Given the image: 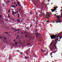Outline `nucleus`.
<instances>
[{
  "label": "nucleus",
  "mask_w": 62,
  "mask_h": 62,
  "mask_svg": "<svg viewBox=\"0 0 62 62\" xmlns=\"http://www.w3.org/2000/svg\"><path fill=\"white\" fill-rule=\"evenodd\" d=\"M59 34H56L55 35H52V36H51V39H56L54 40H53L51 44H50V45L49 46L50 47L49 48L51 50H54V48H56V46H55L56 44L57 43L58 41H60V39L62 38V36L61 37H60L59 36Z\"/></svg>",
  "instance_id": "obj_1"
},
{
  "label": "nucleus",
  "mask_w": 62,
  "mask_h": 62,
  "mask_svg": "<svg viewBox=\"0 0 62 62\" xmlns=\"http://www.w3.org/2000/svg\"><path fill=\"white\" fill-rule=\"evenodd\" d=\"M30 49H28L26 51V53L27 54H29L30 52Z\"/></svg>",
  "instance_id": "obj_2"
},
{
  "label": "nucleus",
  "mask_w": 62,
  "mask_h": 62,
  "mask_svg": "<svg viewBox=\"0 0 62 62\" xmlns=\"http://www.w3.org/2000/svg\"><path fill=\"white\" fill-rule=\"evenodd\" d=\"M55 21L56 23H59V22L60 21V19H58L56 20Z\"/></svg>",
  "instance_id": "obj_3"
},
{
  "label": "nucleus",
  "mask_w": 62,
  "mask_h": 62,
  "mask_svg": "<svg viewBox=\"0 0 62 62\" xmlns=\"http://www.w3.org/2000/svg\"><path fill=\"white\" fill-rule=\"evenodd\" d=\"M17 15H18V16L17 17V19H19V18H20L19 17H20V14H19V13H18L17 14Z\"/></svg>",
  "instance_id": "obj_4"
},
{
  "label": "nucleus",
  "mask_w": 62,
  "mask_h": 62,
  "mask_svg": "<svg viewBox=\"0 0 62 62\" xmlns=\"http://www.w3.org/2000/svg\"><path fill=\"white\" fill-rule=\"evenodd\" d=\"M46 14H48V15H46V16L47 17V16H49V17H50V16L49 15H50V14L48 12L46 13Z\"/></svg>",
  "instance_id": "obj_5"
},
{
  "label": "nucleus",
  "mask_w": 62,
  "mask_h": 62,
  "mask_svg": "<svg viewBox=\"0 0 62 62\" xmlns=\"http://www.w3.org/2000/svg\"><path fill=\"white\" fill-rule=\"evenodd\" d=\"M18 20H17V22H20L21 21V18H19V19H18Z\"/></svg>",
  "instance_id": "obj_6"
},
{
  "label": "nucleus",
  "mask_w": 62,
  "mask_h": 62,
  "mask_svg": "<svg viewBox=\"0 0 62 62\" xmlns=\"http://www.w3.org/2000/svg\"><path fill=\"white\" fill-rule=\"evenodd\" d=\"M29 57L28 56H26L25 57V59H29Z\"/></svg>",
  "instance_id": "obj_7"
},
{
  "label": "nucleus",
  "mask_w": 62,
  "mask_h": 62,
  "mask_svg": "<svg viewBox=\"0 0 62 62\" xmlns=\"http://www.w3.org/2000/svg\"><path fill=\"white\" fill-rule=\"evenodd\" d=\"M56 9V8H54V9H53V10H52V12H53L54 11H55V10Z\"/></svg>",
  "instance_id": "obj_8"
},
{
  "label": "nucleus",
  "mask_w": 62,
  "mask_h": 62,
  "mask_svg": "<svg viewBox=\"0 0 62 62\" xmlns=\"http://www.w3.org/2000/svg\"><path fill=\"white\" fill-rule=\"evenodd\" d=\"M11 7L12 8H13V7H14V8H16V7L15 6L13 5H11Z\"/></svg>",
  "instance_id": "obj_9"
},
{
  "label": "nucleus",
  "mask_w": 62,
  "mask_h": 62,
  "mask_svg": "<svg viewBox=\"0 0 62 62\" xmlns=\"http://www.w3.org/2000/svg\"><path fill=\"white\" fill-rule=\"evenodd\" d=\"M17 4L19 6H21V4H20V2H17Z\"/></svg>",
  "instance_id": "obj_10"
},
{
  "label": "nucleus",
  "mask_w": 62,
  "mask_h": 62,
  "mask_svg": "<svg viewBox=\"0 0 62 62\" xmlns=\"http://www.w3.org/2000/svg\"><path fill=\"white\" fill-rule=\"evenodd\" d=\"M43 12V10H41V11H40V13H42V12Z\"/></svg>",
  "instance_id": "obj_11"
},
{
  "label": "nucleus",
  "mask_w": 62,
  "mask_h": 62,
  "mask_svg": "<svg viewBox=\"0 0 62 62\" xmlns=\"http://www.w3.org/2000/svg\"><path fill=\"white\" fill-rule=\"evenodd\" d=\"M56 16L57 17V19H60L59 18V16Z\"/></svg>",
  "instance_id": "obj_12"
},
{
  "label": "nucleus",
  "mask_w": 62,
  "mask_h": 62,
  "mask_svg": "<svg viewBox=\"0 0 62 62\" xmlns=\"http://www.w3.org/2000/svg\"><path fill=\"white\" fill-rule=\"evenodd\" d=\"M10 9H9V11L8 12V13H9V12H10Z\"/></svg>",
  "instance_id": "obj_13"
},
{
  "label": "nucleus",
  "mask_w": 62,
  "mask_h": 62,
  "mask_svg": "<svg viewBox=\"0 0 62 62\" xmlns=\"http://www.w3.org/2000/svg\"><path fill=\"white\" fill-rule=\"evenodd\" d=\"M19 37V35H18L17 37H16V39H18V38Z\"/></svg>",
  "instance_id": "obj_14"
},
{
  "label": "nucleus",
  "mask_w": 62,
  "mask_h": 62,
  "mask_svg": "<svg viewBox=\"0 0 62 62\" xmlns=\"http://www.w3.org/2000/svg\"><path fill=\"white\" fill-rule=\"evenodd\" d=\"M41 51H42V53H43V49H42L41 50Z\"/></svg>",
  "instance_id": "obj_15"
},
{
  "label": "nucleus",
  "mask_w": 62,
  "mask_h": 62,
  "mask_svg": "<svg viewBox=\"0 0 62 62\" xmlns=\"http://www.w3.org/2000/svg\"><path fill=\"white\" fill-rule=\"evenodd\" d=\"M30 13L31 15V14H32V12L31 11V12H30Z\"/></svg>",
  "instance_id": "obj_16"
},
{
  "label": "nucleus",
  "mask_w": 62,
  "mask_h": 62,
  "mask_svg": "<svg viewBox=\"0 0 62 62\" xmlns=\"http://www.w3.org/2000/svg\"><path fill=\"white\" fill-rule=\"evenodd\" d=\"M32 24H31L30 26V28H31V27H32Z\"/></svg>",
  "instance_id": "obj_17"
},
{
  "label": "nucleus",
  "mask_w": 62,
  "mask_h": 62,
  "mask_svg": "<svg viewBox=\"0 0 62 62\" xmlns=\"http://www.w3.org/2000/svg\"><path fill=\"white\" fill-rule=\"evenodd\" d=\"M5 21L6 22H7V21H8V19H6L5 20Z\"/></svg>",
  "instance_id": "obj_18"
},
{
  "label": "nucleus",
  "mask_w": 62,
  "mask_h": 62,
  "mask_svg": "<svg viewBox=\"0 0 62 62\" xmlns=\"http://www.w3.org/2000/svg\"><path fill=\"white\" fill-rule=\"evenodd\" d=\"M56 49V50H55V53L56 52H57V48H56V49Z\"/></svg>",
  "instance_id": "obj_19"
},
{
  "label": "nucleus",
  "mask_w": 62,
  "mask_h": 62,
  "mask_svg": "<svg viewBox=\"0 0 62 62\" xmlns=\"http://www.w3.org/2000/svg\"><path fill=\"white\" fill-rule=\"evenodd\" d=\"M4 40H5V39H7V38H6L5 37H4Z\"/></svg>",
  "instance_id": "obj_20"
},
{
  "label": "nucleus",
  "mask_w": 62,
  "mask_h": 62,
  "mask_svg": "<svg viewBox=\"0 0 62 62\" xmlns=\"http://www.w3.org/2000/svg\"><path fill=\"white\" fill-rule=\"evenodd\" d=\"M52 54H53V52H51L50 54V55L52 56Z\"/></svg>",
  "instance_id": "obj_21"
},
{
  "label": "nucleus",
  "mask_w": 62,
  "mask_h": 62,
  "mask_svg": "<svg viewBox=\"0 0 62 62\" xmlns=\"http://www.w3.org/2000/svg\"><path fill=\"white\" fill-rule=\"evenodd\" d=\"M12 13H15V12L13 11H12Z\"/></svg>",
  "instance_id": "obj_22"
},
{
  "label": "nucleus",
  "mask_w": 62,
  "mask_h": 62,
  "mask_svg": "<svg viewBox=\"0 0 62 62\" xmlns=\"http://www.w3.org/2000/svg\"><path fill=\"white\" fill-rule=\"evenodd\" d=\"M8 18H10V16H9V15L8 14Z\"/></svg>",
  "instance_id": "obj_23"
},
{
  "label": "nucleus",
  "mask_w": 62,
  "mask_h": 62,
  "mask_svg": "<svg viewBox=\"0 0 62 62\" xmlns=\"http://www.w3.org/2000/svg\"><path fill=\"white\" fill-rule=\"evenodd\" d=\"M45 51H46V50H44V51H43V53H44V52H45Z\"/></svg>",
  "instance_id": "obj_24"
},
{
  "label": "nucleus",
  "mask_w": 62,
  "mask_h": 62,
  "mask_svg": "<svg viewBox=\"0 0 62 62\" xmlns=\"http://www.w3.org/2000/svg\"><path fill=\"white\" fill-rule=\"evenodd\" d=\"M25 38H26L27 37V35H25Z\"/></svg>",
  "instance_id": "obj_25"
},
{
  "label": "nucleus",
  "mask_w": 62,
  "mask_h": 62,
  "mask_svg": "<svg viewBox=\"0 0 62 62\" xmlns=\"http://www.w3.org/2000/svg\"><path fill=\"white\" fill-rule=\"evenodd\" d=\"M28 28H29V27H28L26 28V29H28Z\"/></svg>",
  "instance_id": "obj_26"
},
{
  "label": "nucleus",
  "mask_w": 62,
  "mask_h": 62,
  "mask_svg": "<svg viewBox=\"0 0 62 62\" xmlns=\"http://www.w3.org/2000/svg\"><path fill=\"white\" fill-rule=\"evenodd\" d=\"M18 11H18V10H17L16 13H18Z\"/></svg>",
  "instance_id": "obj_27"
},
{
  "label": "nucleus",
  "mask_w": 62,
  "mask_h": 62,
  "mask_svg": "<svg viewBox=\"0 0 62 62\" xmlns=\"http://www.w3.org/2000/svg\"><path fill=\"white\" fill-rule=\"evenodd\" d=\"M5 33H6V34H8V32H5Z\"/></svg>",
  "instance_id": "obj_28"
},
{
  "label": "nucleus",
  "mask_w": 62,
  "mask_h": 62,
  "mask_svg": "<svg viewBox=\"0 0 62 62\" xmlns=\"http://www.w3.org/2000/svg\"><path fill=\"white\" fill-rule=\"evenodd\" d=\"M30 44H29V43H28L27 44V45H30Z\"/></svg>",
  "instance_id": "obj_29"
},
{
  "label": "nucleus",
  "mask_w": 62,
  "mask_h": 62,
  "mask_svg": "<svg viewBox=\"0 0 62 62\" xmlns=\"http://www.w3.org/2000/svg\"><path fill=\"white\" fill-rule=\"evenodd\" d=\"M17 31H20V30L18 29H17Z\"/></svg>",
  "instance_id": "obj_30"
},
{
  "label": "nucleus",
  "mask_w": 62,
  "mask_h": 62,
  "mask_svg": "<svg viewBox=\"0 0 62 62\" xmlns=\"http://www.w3.org/2000/svg\"><path fill=\"white\" fill-rule=\"evenodd\" d=\"M17 31V30H15V31H16V32Z\"/></svg>",
  "instance_id": "obj_31"
},
{
  "label": "nucleus",
  "mask_w": 62,
  "mask_h": 62,
  "mask_svg": "<svg viewBox=\"0 0 62 62\" xmlns=\"http://www.w3.org/2000/svg\"><path fill=\"white\" fill-rule=\"evenodd\" d=\"M12 29H13V30H14V28H12Z\"/></svg>",
  "instance_id": "obj_32"
},
{
  "label": "nucleus",
  "mask_w": 62,
  "mask_h": 62,
  "mask_svg": "<svg viewBox=\"0 0 62 62\" xmlns=\"http://www.w3.org/2000/svg\"><path fill=\"white\" fill-rule=\"evenodd\" d=\"M12 14L13 15H14V14L13 13H12Z\"/></svg>",
  "instance_id": "obj_33"
},
{
  "label": "nucleus",
  "mask_w": 62,
  "mask_h": 62,
  "mask_svg": "<svg viewBox=\"0 0 62 62\" xmlns=\"http://www.w3.org/2000/svg\"><path fill=\"white\" fill-rule=\"evenodd\" d=\"M37 31H38V30H36V31H35L36 32H37Z\"/></svg>",
  "instance_id": "obj_34"
},
{
  "label": "nucleus",
  "mask_w": 62,
  "mask_h": 62,
  "mask_svg": "<svg viewBox=\"0 0 62 62\" xmlns=\"http://www.w3.org/2000/svg\"><path fill=\"white\" fill-rule=\"evenodd\" d=\"M10 2V1L9 0H8V3H9V2Z\"/></svg>",
  "instance_id": "obj_35"
},
{
  "label": "nucleus",
  "mask_w": 62,
  "mask_h": 62,
  "mask_svg": "<svg viewBox=\"0 0 62 62\" xmlns=\"http://www.w3.org/2000/svg\"><path fill=\"white\" fill-rule=\"evenodd\" d=\"M17 6H18V5L17 4H16V6L17 7Z\"/></svg>",
  "instance_id": "obj_36"
},
{
  "label": "nucleus",
  "mask_w": 62,
  "mask_h": 62,
  "mask_svg": "<svg viewBox=\"0 0 62 62\" xmlns=\"http://www.w3.org/2000/svg\"><path fill=\"white\" fill-rule=\"evenodd\" d=\"M20 53V54H22V52H21Z\"/></svg>",
  "instance_id": "obj_37"
},
{
  "label": "nucleus",
  "mask_w": 62,
  "mask_h": 62,
  "mask_svg": "<svg viewBox=\"0 0 62 62\" xmlns=\"http://www.w3.org/2000/svg\"><path fill=\"white\" fill-rule=\"evenodd\" d=\"M2 37H0V39H1V38H2Z\"/></svg>",
  "instance_id": "obj_38"
},
{
  "label": "nucleus",
  "mask_w": 62,
  "mask_h": 62,
  "mask_svg": "<svg viewBox=\"0 0 62 62\" xmlns=\"http://www.w3.org/2000/svg\"><path fill=\"white\" fill-rule=\"evenodd\" d=\"M11 10H14V9H12Z\"/></svg>",
  "instance_id": "obj_39"
},
{
  "label": "nucleus",
  "mask_w": 62,
  "mask_h": 62,
  "mask_svg": "<svg viewBox=\"0 0 62 62\" xmlns=\"http://www.w3.org/2000/svg\"><path fill=\"white\" fill-rule=\"evenodd\" d=\"M23 34V32H21V34L22 35Z\"/></svg>",
  "instance_id": "obj_40"
},
{
  "label": "nucleus",
  "mask_w": 62,
  "mask_h": 62,
  "mask_svg": "<svg viewBox=\"0 0 62 62\" xmlns=\"http://www.w3.org/2000/svg\"><path fill=\"white\" fill-rule=\"evenodd\" d=\"M3 6H4V4H3Z\"/></svg>",
  "instance_id": "obj_41"
},
{
  "label": "nucleus",
  "mask_w": 62,
  "mask_h": 62,
  "mask_svg": "<svg viewBox=\"0 0 62 62\" xmlns=\"http://www.w3.org/2000/svg\"><path fill=\"white\" fill-rule=\"evenodd\" d=\"M17 51L18 52H19V50H17Z\"/></svg>",
  "instance_id": "obj_42"
},
{
  "label": "nucleus",
  "mask_w": 62,
  "mask_h": 62,
  "mask_svg": "<svg viewBox=\"0 0 62 62\" xmlns=\"http://www.w3.org/2000/svg\"><path fill=\"white\" fill-rule=\"evenodd\" d=\"M46 22H47V23L48 22H49V21H47Z\"/></svg>",
  "instance_id": "obj_43"
},
{
  "label": "nucleus",
  "mask_w": 62,
  "mask_h": 62,
  "mask_svg": "<svg viewBox=\"0 0 62 62\" xmlns=\"http://www.w3.org/2000/svg\"><path fill=\"white\" fill-rule=\"evenodd\" d=\"M7 34L8 35H9V34L8 33H7Z\"/></svg>",
  "instance_id": "obj_44"
},
{
  "label": "nucleus",
  "mask_w": 62,
  "mask_h": 62,
  "mask_svg": "<svg viewBox=\"0 0 62 62\" xmlns=\"http://www.w3.org/2000/svg\"><path fill=\"white\" fill-rule=\"evenodd\" d=\"M56 7V8H58L57 7Z\"/></svg>",
  "instance_id": "obj_45"
},
{
  "label": "nucleus",
  "mask_w": 62,
  "mask_h": 62,
  "mask_svg": "<svg viewBox=\"0 0 62 62\" xmlns=\"http://www.w3.org/2000/svg\"><path fill=\"white\" fill-rule=\"evenodd\" d=\"M14 5H15V2L14 3Z\"/></svg>",
  "instance_id": "obj_46"
},
{
  "label": "nucleus",
  "mask_w": 62,
  "mask_h": 62,
  "mask_svg": "<svg viewBox=\"0 0 62 62\" xmlns=\"http://www.w3.org/2000/svg\"><path fill=\"white\" fill-rule=\"evenodd\" d=\"M14 41H15V40H14Z\"/></svg>",
  "instance_id": "obj_47"
},
{
  "label": "nucleus",
  "mask_w": 62,
  "mask_h": 62,
  "mask_svg": "<svg viewBox=\"0 0 62 62\" xmlns=\"http://www.w3.org/2000/svg\"><path fill=\"white\" fill-rule=\"evenodd\" d=\"M40 36H41V34H40Z\"/></svg>",
  "instance_id": "obj_48"
},
{
  "label": "nucleus",
  "mask_w": 62,
  "mask_h": 62,
  "mask_svg": "<svg viewBox=\"0 0 62 62\" xmlns=\"http://www.w3.org/2000/svg\"><path fill=\"white\" fill-rule=\"evenodd\" d=\"M18 34H20V32H19V33H18Z\"/></svg>",
  "instance_id": "obj_49"
},
{
  "label": "nucleus",
  "mask_w": 62,
  "mask_h": 62,
  "mask_svg": "<svg viewBox=\"0 0 62 62\" xmlns=\"http://www.w3.org/2000/svg\"><path fill=\"white\" fill-rule=\"evenodd\" d=\"M53 23H54V22H53Z\"/></svg>",
  "instance_id": "obj_50"
},
{
  "label": "nucleus",
  "mask_w": 62,
  "mask_h": 62,
  "mask_svg": "<svg viewBox=\"0 0 62 62\" xmlns=\"http://www.w3.org/2000/svg\"><path fill=\"white\" fill-rule=\"evenodd\" d=\"M26 28H27V27H26Z\"/></svg>",
  "instance_id": "obj_51"
},
{
  "label": "nucleus",
  "mask_w": 62,
  "mask_h": 62,
  "mask_svg": "<svg viewBox=\"0 0 62 62\" xmlns=\"http://www.w3.org/2000/svg\"><path fill=\"white\" fill-rule=\"evenodd\" d=\"M26 28H27V27H26Z\"/></svg>",
  "instance_id": "obj_52"
},
{
  "label": "nucleus",
  "mask_w": 62,
  "mask_h": 62,
  "mask_svg": "<svg viewBox=\"0 0 62 62\" xmlns=\"http://www.w3.org/2000/svg\"><path fill=\"white\" fill-rule=\"evenodd\" d=\"M19 41L20 42H21V41Z\"/></svg>",
  "instance_id": "obj_53"
},
{
  "label": "nucleus",
  "mask_w": 62,
  "mask_h": 62,
  "mask_svg": "<svg viewBox=\"0 0 62 62\" xmlns=\"http://www.w3.org/2000/svg\"><path fill=\"white\" fill-rule=\"evenodd\" d=\"M20 32H22V31H20Z\"/></svg>",
  "instance_id": "obj_54"
},
{
  "label": "nucleus",
  "mask_w": 62,
  "mask_h": 62,
  "mask_svg": "<svg viewBox=\"0 0 62 62\" xmlns=\"http://www.w3.org/2000/svg\"><path fill=\"white\" fill-rule=\"evenodd\" d=\"M55 15H56V14H55Z\"/></svg>",
  "instance_id": "obj_55"
},
{
  "label": "nucleus",
  "mask_w": 62,
  "mask_h": 62,
  "mask_svg": "<svg viewBox=\"0 0 62 62\" xmlns=\"http://www.w3.org/2000/svg\"><path fill=\"white\" fill-rule=\"evenodd\" d=\"M16 29L15 28V29H14V30H15Z\"/></svg>",
  "instance_id": "obj_56"
},
{
  "label": "nucleus",
  "mask_w": 62,
  "mask_h": 62,
  "mask_svg": "<svg viewBox=\"0 0 62 62\" xmlns=\"http://www.w3.org/2000/svg\"><path fill=\"white\" fill-rule=\"evenodd\" d=\"M7 42V41H6V42Z\"/></svg>",
  "instance_id": "obj_57"
},
{
  "label": "nucleus",
  "mask_w": 62,
  "mask_h": 62,
  "mask_svg": "<svg viewBox=\"0 0 62 62\" xmlns=\"http://www.w3.org/2000/svg\"><path fill=\"white\" fill-rule=\"evenodd\" d=\"M24 33H25V31H24Z\"/></svg>",
  "instance_id": "obj_58"
},
{
  "label": "nucleus",
  "mask_w": 62,
  "mask_h": 62,
  "mask_svg": "<svg viewBox=\"0 0 62 62\" xmlns=\"http://www.w3.org/2000/svg\"><path fill=\"white\" fill-rule=\"evenodd\" d=\"M51 4H53V3H52Z\"/></svg>",
  "instance_id": "obj_59"
},
{
  "label": "nucleus",
  "mask_w": 62,
  "mask_h": 62,
  "mask_svg": "<svg viewBox=\"0 0 62 62\" xmlns=\"http://www.w3.org/2000/svg\"><path fill=\"white\" fill-rule=\"evenodd\" d=\"M51 57H53V56H51Z\"/></svg>",
  "instance_id": "obj_60"
},
{
  "label": "nucleus",
  "mask_w": 62,
  "mask_h": 62,
  "mask_svg": "<svg viewBox=\"0 0 62 62\" xmlns=\"http://www.w3.org/2000/svg\"><path fill=\"white\" fill-rule=\"evenodd\" d=\"M7 4H8V2L6 3Z\"/></svg>",
  "instance_id": "obj_61"
},
{
  "label": "nucleus",
  "mask_w": 62,
  "mask_h": 62,
  "mask_svg": "<svg viewBox=\"0 0 62 62\" xmlns=\"http://www.w3.org/2000/svg\"><path fill=\"white\" fill-rule=\"evenodd\" d=\"M2 38H3V37H2Z\"/></svg>",
  "instance_id": "obj_62"
},
{
  "label": "nucleus",
  "mask_w": 62,
  "mask_h": 62,
  "mask_svg": "<svg viewBox=\"0 0 62 62\" xmlns=\"http://www.w3.org/2000/svg\"><path fill=\"white\" fill-rule=\"evenodd\" d=\"M57 14H58V13H57Z\"/></svg>",
  "instance_id": "obj_63"
},
{
  "label": "nucleus",
  "mask_w": 62,
  "mask_h": 62,
  "mask_svg": "<svg viewBox=\"0 0 62 62\" xmlns=\"http://www.w3.org/2000/svg\"><path fill=\"white\" fill-rule=\"evenodd\" d=\"M34 22H36V21H35Z\"/></svg>",
  "instance_id": "obj_64"
}]
</instances>
